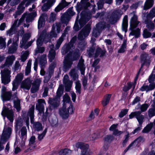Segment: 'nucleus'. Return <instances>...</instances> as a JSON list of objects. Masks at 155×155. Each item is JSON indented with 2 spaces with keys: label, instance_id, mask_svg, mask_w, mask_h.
<instances>
[{
  "label": "nucleus",
  "instance_id": "1",
  "mask_svg": "<svg viewBox=\"0 0 155 155\" xmlns=\"http://www.w3.org/2000/svg\"><path fill=\"white\" fill-rule=\"evenodd\" d=\"M130 15H133V16L131 18L130 21V29L131 30V32L130 35H134L136 38H137L140 34V29L139 28H137L135 30L134 29L137 26L139 22L137 20V17L135 15L134 12L131 13Z\"/></svg>",
  "mask_w": 155,
  "mask_h": 155
},
{
  "label": "nucleus",
  "instance_id": "2",
  "mask_svg": "<svg viewBox=\"0 0 155 155\" xmlns=\"http://www.w3.org/2000/svg\"><path fill=\"white\" fill-rule=\"evenodd\" d=\"M80 55L78 50L76 53H73L70 52L65 57L64 61V67L66 69L70 68L72 64V61L78 58Z\"/></svg>",
  "mask_w": 155,
  "mask_h": 155
},
{
  "label": "nucleus",
  "instance_id": "3",
  "mask_svg": "<svg viewBox=\"0 0 155 155\" xmlns=\"http://www.w3.org/2000/svg\"><path fill=\"white\" fill-rule=\"evenodd\" d=\"M73 112V106L70 104H64L62 107L59 110V114L60 116L63 119L67 118L69 114Z\"/></svg>",
  "mask_w": 155,
  "mask_h": 155
},
{
  "label": "nucleus",
  "instance_id": "4",
  "mask_svg": "<svg viewBox=\"0 0 155 155\" xmlns=\"http://www.w3.org/2000/svg\"><path fill=\"white\" fill-rule=\"evenodd\" d=\"M11 132L12 129L10 127L7 126H5L4 127L0 142V151L4 148L3 145L10 137Z\"/></svg>",
  "mask_w": 155,
  "mask_h": 155
},
{
  "label": "nucleus",
  "instance_id": "5",
  "mask_svg": "<svg viewBox=\"0 0 155 155\" xmlns=\"http://www.w3.org/2000/svg\"><path fill=\"white\" fill-rule=\"evenodd\" d=\"M36 15V12H33L31 13L26 12L24 13L21 18H22L23 22H24L25 20L26 23L24 22L23 23L24 27L28 28L29 26V23L32 22Z\"/></svg>",
  "mask_w": 155,
  "mask_h": 155
},
{
  "label": "nucleus",
  "instance_id": "6",
  "mask_svg": "<svg viewBox=\"0 0 155 155\" xmlns=\"http://www.w3.org/2000/svg\"><path fill=\"white\" fill-rule=\"evenodd\" d=\"M35 106H32L29 109L28 112V115L30 117L31 124L33 123V128L37 131H39L42 130L43 128L41 124L39 122L34 123V111Z\"/></svg>",
  "mask_w": 155,
  "mask_h": 155
},
{
  "label": "nucleus",
  "instance_id": "7",
  "mask_svg": "<svg viewBox=\"0 0 155 155\" xmlns=\"http://www.w3.org/2000/svg\"><path fill=\"white\" fill-rule=\"evenodd\" d=\"M46 57L47 56L46 54H43L38 56L37 58L35 59L34 64V68L35 70H37L38 62L41 68L45 66L47 63Z\"/></svg>",
  "mask_w": 155,
  "mask_h": 155
},
{
  "label": "nucleus",
  "instance_id": "8",
  "mask_svg": "<svg viewBox=\"0 0 155 155\" xmlns=\"http://www.w3.org/2000/svg\"><path fill=\"white\" fill-rule=\"evenodd\" d=\"M11 71L8 68H5L3 70L1 71L2 82L5 84H8L11 81Z\"/></svg>",
  "mask_w": 155,
  "mask_h": 155
},
{
  "label": "nucleus",
  "instance_id": "9",
  "mask_svg": "<svg viewBox=\"0 0 155 155\" xmlns=\"http://www.w3.org/2000/svg\"><path fill=\"white\" fill-rule=\"evenodd\" d=\"M6 87L4 86L2 87L1 97L3 101L9 100L12 96L11 91H7Z\"/></svg>",
  "mask_w": 155,
  "mask_h": 155
},
{
  "label": "nucleus",
  "instance_id": "10",
  "mask_svg": "<svg viewBox=\"0 0 155 155\" xmlns=\"http://www.w3.org/2000/svg\"><path fill=\"white\" fill-rule=\"evenodd\" d=\"M91 30L90 25L86 26L79 33L78 38L81 40L84 39L89 35Z\"/></svg>",
  "mask_w": 155,
  "mask_h": 155
},
{
  "label": "nucleus",
  "instance_id": "11",
  "mask_svg": "<svg viewBox=\"0 0 155 155\" xmlns=\"http://www.w3.org/2000/svg\"><path fill=\"white\" fill-rule=\"evenodd\" d=\"M135 117L138 120L140 124H141L143 121L144 117L141 114V113L140 111H135L132 112L129 115V118L132 119Z\"/></svg>",
  "mask_w": 155,
  "mask_h": 155
},
{
  "label": "nucleus",
  "instance_id": "12",
  "mask_svg": "<svg viewBox=\"0 0 155 155\" xmlns=\"http://www.w3.org/2000/svg\"><path fill=\"white\" fill-rule=\"evenodd\" d=\"M76 147L81 150V155H89V146L81 143H78L76 144Z\"/></svg>",
  "mask_w": 155,
  "mask_h": 155
},
{
  "label": "nucleus",
  "instance_id": "13",
  "mask_svg": "<svg viewBox=\"0 0 155 155\" xmlns=\"http://www.w3.org/2000/svg\"><path fill=\"white\" fill-rule=\"evenodd\" d=\"M140 59L142 64L139 71L138 73V74H139L141 69L144 64L148 65L149 63L150 57L148 54L146 53H143L140 55Z\"/></svg>",
  "mask_w": 155,
  "mask_h": 155
},
{
  "label": "nucleus",
  "instance_id": "14",
  "mask_svg": "<svg viewBox=\"0 0 155 155\" xmlns=\"http://www.w3.org/2000/svg\"><path fill=\"white\" fill-rule=\"evenodd\" d=\"M18 36L17 35L14 37L12 44L8 49V52L9 53H13L17 51L18 47L17 42L18 41Z\"/></svg>",
  "mask_w": 155,
  "mask_h": 155
},
{
  "label": "nucleus",
  "instance_id": "15",
  "mask_svg": "<svg viewBox=\"0 0 155 155\" xmlns=\"http://www.w3.org/2000/svg\"><path fill=\"white\" fill-rule=\"evenodd\" d=\"M105 28V25L104 22L98 23L96 26V28L93 31V35L95 37H97Z\"/></svg>",
  "mask_w": 155,
  "mask_h": 155
},
{
  "label": "nucleus",
  "instance_id": "16",
  "mask_svg": "<svg viewBox=\"0 0 155 155\" xmlns=\"http://www.w3.org/2000/svg\"><path fill=\"white\" fill-rule=\"evenodd\" d=\"M68 75H64L63 80V83L65 87V91L69 92L71 90L73 82L68 79Z\"/></svg>",
  "mask_w": 155,
  "mask_h": 155
},
{
  "label": "nucleus",
  "instance_id": "17",
  "mask_svg": "<svg viewBox=\"0 0 155 155\" xmlns=\"http://www.w3.org/2000/svg\"><path fill=\"white\" fill-rule=\"evenodd\" d=\"M42 45L41 40V36L39 37L37 40V48L35 50V55H36L38 53H42L45 51V48L44 47H40Z\"/></svg>",
  "mask_w": 155,
  "mask_h": 155
},
{
  "label": "nucleus",
  "instance_id": "18",
  "mask_svg": "<svg viewBox=\"0 0 155 155\" xmlns=\"http://www.w3.org/2000/svg\"><path fill=\"white\" fill-rule=\"evenodd\" d=\"M61 24L59 23H56L52 26V30L51 32V36L52 37H56L57 34L56 32L59 33L60 30Z\"/></svg>",
  "mask_w": 155,
  "mask_h": 155
},
{
  "label": "nucleus",
  "instance_id": "19",
  "mask_svg": "<svg viewBox=\"0 0 155 155\" xmlns=\"http://www.w3.org/2000/svg\"><path fill=\"white\" fill-rule=\"evenodd\" d=\"M2 114L3 116H6L11 122H13L14 114L12 110L5 108L2 110Z\"/></svg>",
  "mask_w": 155,
  "mask_h": 155
},
{
  "label": "nucleus",
  "instance_id": "20",
  "mask_svg": "<svg viewBox=\"0 0 155 155\" xmlns=\"http://www.w3.org/2000/svg\"><path fill=\"white\" fill-rule=\"evenodd\" d=\"M56 0H42V2L44 3L47 1L42 6L41 9L43 11H47L55 2Z\"/></svg>",
  "mask_w": 155,
  "mask_h": 155
},
{
  "label": "nucleus",
  "instance_id": "21",
  "mask_svg": "<svg viewBox=\"0 0 155 155\" xmlns=\"http://www.w3.org/2000/svg\"><path fill=\"white\" fill-rule=\"evenodd\" d=\"M41 82V79L38 78L36 79L34 82L32 83V86L31 90L32 93H35L39 90L40 85Z\"/></svg>",
  "mask_w": 155,
  "mask_h": 155
},
{
  "label": "nucleus",
  "instance_id": "22",
  "mask_svg": "<svg viewBox=\"0 0 155 155\" xmlns=\"http://www.w3.org/2000/svg\"><path fill=\"white\" fill-rule=\"evenodd\" d=\"M15 60V57L14 55H12L8 56L6 58L5 62L2 66V67L4 68L5 66L8 67L11 66Z\"/></svg>",
  "mask_w": 155,
  "mask_h": 155
},
{
  "label": "nucleus",
  "instance_id": "23",
  "mask_svg": "<svg viewBox=\"0 0 155 155\" xmlns=\"http://www.w3.org/2000/svg\"><path fill=\"white\" fill-rule=\"evenodd\" d=\"M32 81L29 78H27L22 81L21 85V87L25 90H29L31 85Z\"/></svg>",
  "mask_w": 155,
  "mask_h": 155
},
{
  "label": "nucleus",
  "instance_id": "24",
  "mask_svg": "<svg viewBox=\"0 0 155 155\" xmlns=\"http://www.w3.org/2000/svg\"><path fill=\"white\" fill-rule=\"evenodd\" d=\"M60 98H58L55 97L54 98H49L48 103L51 105L52 107L53 108H55L59 106L60 104Z\"/></svg>",
  "mask_w": 155,
  "mask_h": 155
},
{
  "label": "nucleus",
  "instance_id": "25",
  "mask_svg": "<svg viewBox=\"0 0 155 155\" xmlns=\"http://www.w3.org/2000/svg\"><path fill=\"white\" fill-rule=\"evenodd\" d=\"M70 3L67 2L65 0H62L55 8L54 11L57 12L68 5Z\"/></svg>",
  "mask_w": 155,
  "mask_h": 155
},
{
  "label": "nucleus",
  "instance_id": "26",
  "mask_svg": "<svg viewBox=\"0 0 155 155\" xmlns=\"http://www.w3.org/2000/svg\"><path fill=\"white\" fill-rule=\"evenodd\" d=\"M49 47L50 49L49 51L48 57L49 61L51 62L55 58L56 53L54 49V45H50Z\"/></svg>",
  "mask_w": 155,
  "mask_h": 155
},
{
  "label": "nucleus",
  "instance_id": "27",
  "mask_svg": "<svg viewBox=\"0 0 155 155\" xmlns=\"http://www.w3.org/2000/svg\"><path fill=\"white\" fill-rule=\"evenodd\" d=\"M41 36L42 44L43 42L46 43L48 42L49 41L51 40V38L52 37L51 36V34L49 35V34H46L45 30H44L42 32L39 37Z\"/></svg>",
  "mask_w": 155,
  "mask_h": 155
},
{
  "label": "nucleus",
  "instance_id": "28",
  "mask_svg": "<svg viewBox=\"0 0 155 155\" xmlns=\"http://www.w3.org/2000/svg\"><path fill=\"white\" fill-rule=\"evenodd\" d=\"M45 105V101L42 99H39L36 104V108L40 112L44 110Z\"/></svg>",
  "mask_w": 155,
  "mask_h": 155
},
{
  "label": "nucleus",
  "instance_id": "29",
  "mask_svg": "<svg viewBox=\"0 0 155 155\" xmlns=\"http://www.w3.org/2000/svg\"><path fill=\"white\" fill-rule=\"evenodd\" d=\"M70 27H67L64 31V33L62 34L61 37L58 40L55 46V49H58L59 48L61 44L64 40V38L65 37V35L68 31L69 30Z\"/></svg>",
  "mask_w": 155,
  "mask_h": 155
},
{
  "label": "nucleus",
  "instance_id": "30",
  "mask_svg": "<svg viewBox=\"0 0 155 155\" xmlns=\"http://www.w3.org/2000/svg\"><path fill=\"white\" fill-rule=\"evenodd\" d=\"M121 12L120 10L114 11L112 14L110 18L109 21L110 22L113 23L114 21L116 20L117 18L121 15Z\"/></svg>",
  "mask_w": 155,
  "mask_h": 155
},
{
  "label": "nucleus",
  "instance_id": "31",
  "mask_svg": "<svg viewBox=\"0 0 155 155\" xmlns=\"http://www.w3.org/2000/svg\"><path fill=\"white\" fill-rule=\"evenodd\" d=\"M101 137L100 133L99 132H91L88 136V139L91 141H94Z\"/></svg>",
  "mask_w": 155,
  "mask_h": 155
},
{
  "label": "nucleus",
  "instance_id": "32",
  "mask_svg": "<svg viewBox=\"0 0 155 155\" xmlns=\"http://www.w3.org/2000/svg\"><path fill=\"white\" fill-rule=\"evenodd\" d=\"M88 0H82L79 5H78V8L80 9H86L89 6L90 4L89 2H87Z\"/></svg>",
  "mask_w": 155,
  "mask_h": 155
},
{
  "label": "nucleus",
  "instance_id": "33",
  "mask_svg": "<svg viewBox=\"0 0 155 155\" xmlns=\"http://www.w3.org/2000/svg\"><path fill=\"white\" fill-rule=\"evenodd\" d=\"M155 87V83H153L150 84L149 86L148 85H143L140 88V90L142 91H146L147 92L152 90Z\"/></svg>",
  "mask_w": 155,
  "mask_h": 155
},
{
  "label": "nucleus",
  "instance_id": "34",
  "mask_svg": "<svg viewBox=\"0 0 155 155\" xmlns=\"http://www.w3.org/2000/svg\"><path fill=\"white\" fill-rule=\"evenodd\" d=\"M144 140L143 137H139L136 139L134 142H132L124 150L125 152H126L134 144H136L140 142H143L144 141Z\"/></svg>",
  "mask_w": 155,
  "mask_h": 155
},
{
  "label": "nucleus",
  "instance_id": "35",
  "mask_svg": "<svg viewBox=\"0 0 155 155\" xmlns=\"http://www.w3.org/2000/svg\"><path fill=\"white\" fill-rule=\"evenodd\" d=\"M30 37V35L29 34H26L23 35L22 39L20 41L19 46L20 48L23 47V46L25 45L27 41Z\"/></svg>",
  "mask_w": 155,
  "mask_h": 155
},
{
  "label": "nucleus",
  "instance_id": "36",
  "mask_svg": "<svg viewBox=\"0 0 155 155\" xmlns=\"http://www.w3.org/2000/svg\"><path fill=\"white\" fill-rule=\"evenodd\" d=\"M22 18H20L18 20L16 19L13 22L11 27L17 30V28L23 22Z\"/></svg>",
  "mask_w": 155,
  "mask_h": 155
},
{
  "label": "nucleus",
  "instance_id": "37",
  "mask_svg": "<svg viewBox=\"0 0 155 155\" xmlns=\"http://www.w3.org/2000/svg\"><path fill=\"white\" fill-rule=\"evenodd\" d=\"M26 1H27V2L26 3L25 6H28L30 3V1H28V0H24L18 6V10L23 12H24L25 8V7L24 6V5Z\"/></svg>",
  "mask_w": 155,
  "mask_h": 155
},
{
  "label": "nucleus",
  "instance_id": "38",
  "mask_svg": "<svg viewBox=\"0 0 155 155\" xmlns=\"http://www.w3.org/2000/svg\"><path fill=\"white\" fill-rule=\"evenodd\" d=\"M153 0H147L143 7L144 10H147L151 8L153 5Z\"/></svg>",
  "mask_w": 155,
  "mask_h": 155
},
{
  "label": "nucleus",
  "instance_id": "39",
  "mask_svg": "<svg viewBox=\"0 0 155 155\" xmlns=\"http://www.w3.org/2000/svg\"><path fill=\"white\" fill-rule=\"evenodd\" d=\"M17 93L15 92V93L14 98L16 99H14V106L15 108H16L18 111L20 110V101L16 97Z\"/></svg>",
  "mask_w": 155,
  "mask_h": 155
},
{
  "label": "nucleus",
  "instance_id": "40",
  "mask_svg": "<svg viewBox=\"0 0 155 155\" xmlns=\"http://www.w3.org/2000/svg\"><path fill=\"white\" fill-rule=\"evenodd\" d=\"M128 25V17L127 15H125L123 20L122 24V28L123 31L126 32L127 31Z\"/></svg>",
  "mask_w": 155,
  "mask_h": 155
},
{
  "label": "nucleus",
  "instance_id": "41",
  "mask_svg": "<svg viewBox=\"0 0 155 155\" xmlns=\"http://www.w3.org/2000/svg\"><path fill=\"white\" fill-rule=\"evenodd\" d=\"M63 91L64 87L63 85H60L56 92V97L58 98H60L63 94Z\"/></svg>",
  "mask_w": 155,
  "mask_h": 155
},
{
  "label": "nucleus",
  "instance_id": "42",
  "mask_svg": "<svg viewBox=\"0 0 155 155\" xmlns=\"http://www.w3.org/2000/svg\"><path fill=\"white\" fill-rule=\"evenodd\" d=\"M84 60L81 59L79 60L78 64V66L80 70L81 74L83 75L84 74V71L85 70V68L84 64Z\"/></svg>",
  "mask_w": 155,
  "mask_h": 155
},
{
  "label": "nucleus",
  "instance_id": "43",
  "mask_svg": "<svg viewBox=\"0 0 155 155\" xmlns=\"http://www.w3.org/2000/svg\"><path fill=\"white\" fill-rule=\"evenodd\" d=\"M21 136L24 142L26 140L27 136V130L25 127H23L21 130Z\"/></svg>",
  "mask_w": 155,
  "mask_h": 155
},
{
  "label": "nucleus",
  "instance_id": "44",
  "mask_svg": "<svg viewBox=\"0 0 155 155\" xmlns=\"http://www.w3.org/2000/svg\"><path fill=\"white\" fill-rule=\"evenodd\" d=\"M69 74L71 78L74 80H76L78 78V75L74 69H73L71 70L69 73Z\"/></svg>",
  "mask_w": 155,
  "mask_h": 155
},
{
  "label": "nucleus",
  "instance_id": "45",
  "mask_svg": "<svg viewBox=\"0 0 155 155\" xmlns=\"http://www.w3.org/2000/svg\"><path fill=\"white\" fill-rule=\"evenodd\" d=\"M126 44L127 41L124 40L120 48L118 50L117 52L118 53H123L125 51L126 48Z\"/></svg>",
  "mask_w": 155,
  "mask_h": 155
},
{
  "label": "nucleus",
  "instance_id": "46",
  "mask_svg": "<svg viewBox=\"0 0 155 155\" xmlns=\"http://www.w3.org/2000/svg\"><path fill=\"white\" fill-rule=\"evenodd\" d=\"M111 95L107 94L104 98L102 101V104L103 106H105L108 104L109 102Z\"/></svg>",
  "mask_w": 155,
  "mask_h": 155
},
{
  "label": "nucleus",
  "instance_id": "47",
  "mask_svg": "<svg viewBox=\"0 0 155 155\" xmlns=\"http://www.w3.org/2000/svg\"><path fill=\"white\" fill-rule=\"evenodd\" d=\"M72 153V151L68 149H65L61 150L59 152L60 155H70Z\"/></svg>",
  "mask_w": 155,
  "mask_h": 155
},
{
  "label": "nucleus",
  "instance_id": "48",
  "mask_svg": "<svg viewBox=\"0 0 155 155\" xmlns=\"http://www.w3.org/2000/svg\"><path fill=\"white\" fill-rule=\"evenodd\" d=\"M70 18L68 15V14L65 13L61 16V20L62 23L67 24Z\"/></svg>",
  "mask_w": 155,
  "mask_h": 155
},
{
  "label": "nucleus",
  "instance_id": "49",
  "mask_svg": "<svg viewBox=\"0 0 155 155\" xmlns=\"http://www.w3.org/2000/svg\"><path fill=\"white\" fill-rule=\"evenodd\" d=\"M99 112V110L97 109H95L94 110V111H92L91 112L89 116V119L91 120L94 119L95 116H97Z\"/></svg>",
  "mask_w": 155,
  "mask_h": 155
},
{
  "label": "nucleus",
  "instance_id": "50",
  "mask_svg": "<svg viewBox=\"0 0 155 155\" xmlns=\"http://www.w3.org/2000/svg\"><path fill=\"white\" fill-rule=\"evenodd\" d=\"M145 23L147 25V27L150 30L154 28V24L151 20L147 19L145 21Z\"/></svg>",
  "mask_w": 155,
  "mask_h": 155
},
{
  "label": "nucleus",
  "instance_id": "51",
  "mask_svg": "<svg viewBox=\"0 0 155 155\" xmlns=\"http://www.w3.org/2000/svg\"><path fill=\"white\" fill-rule=\"evenodd\" d=\"M31 60H29L27 64L25 69V75H27L31 72Z\"/></svg>",
  "mask_w": 155,
  "mask_h": 155
},
{
  "label": "nucleus",
  "instance_id": "52",
  "mask_svg": "<svg viewBox=\"0 0 155 155\" xmlns=\"http://www.w3.org/2000/svg\"><path fill=\"white\" fill-rule=\"evenodd\" d=\"M104 53L105 52L104 51L102 50V49L99 48H97L96 51L95 56L96 57L98 56L101 57L104 55Z\"/></svg>",
  "mask_w": 155,
  "mask_h": 155
},
{
  "label": "nucleus",
  "instance_id": "53",
  "mask_svg": "<svg viewBox=\"0 0 155 155\" xmlns=\"http://www.w3.org/2000/svg\"><path fill=\"white\" fill-rule=\"evenodd\" d=\"M5 38L0 36V49H2L6 46Z\"/></svg>",
  "mask_w": 155,
  "mask_h": 155
},
{
  "label": "nucleus",
  "instance_id": "54",
  "mask_svg": "<svg viewBox=\"0 0 155 155\" xmlns=\"http://www.w3.org/2000/svg\"><path fill=\"white\" fill-rule=\"evenodd\" d=\"M16 30L12 27L11 28L6 31V35L9 36L11 37L13 34H15Z\"/></svg>",
  "mask_w": 155,
  "mask_h": 155
},
{
  "label": "nucleus",
  "instance_id": "55",
  "mask_svg": "<svg viewBox=\"0 0 155 155\" xmlns=\"http://www.w3.org/2000/svg\"><path fill=\"white\" fill-rule=\"evenodd\" d=\"M75 88L77 92L80 94L81 93V85L79 81H77L75 82Z\"/></svg>",
  "mask_w": 155,
  "mask_h": 155
},
{
  "label": "nucleus",
  "instance_id": "56",
  "mask_svg": "<svg viewBox=\"0 0 155 155\" xmlns=\"http://www.w3.org/2000/svg\"><path fill=\"white\" fill-rule=\"evenodd\" d=\"M155 16V8H153L150 11L147 16V19H152Z\"/></svg>",
  "mask_w": 155,
  "mask_h": 155
},
{
  "label": "nucleus",
  "instance_id": "57",
  "mask_svg": "<svg viewBox=\"0 0 155 155\" xmlns=\"http://www.w3.org/2000/svg\"><path fill=\"white\" fill-rule=\"evenodd\" d=\"M63 101H64V104H71V103L70 102V98L67 94H66L63 96Z\"/></svg>",
  "mask_w": 155,
  "mask_h": 155
},
{
  "label": "nucleus",
  "instance_id": "58",
  "mask_svg": "<svg viewBox=\"0 0 155 155\" xmlns=\"http://www.w3.org/2000/svg\"><path fill=\"white\" fill-rule=\"evenodd\" d=\"M23 74L22 73H19L17 75L14 81L20 83L23 79Z\"/></svg>",
  "mask_w": 155,
  "mask_h": 155
},
{
  "label": "nucleus",
  "instance_id": "59",
  "mask_svg": "<svg viewBox=\"0 0 155 155\" xmlns=\"http://www.w3.org/2000/svg\"><path fill=\"white\" fill-rule=\"evenodd\" d=\"M153 125L152 123H151L150 124H148L142 130L143 133H147L152 128Z\"/></svg>",
  "mask_w": 155,
  "mask_h": 155
},
{
  "label": "nucleus",
  "instance_id": "60",
  "mask_svg": "<svg viewBox=\"0 0 155 155\" xmlns=\"http://www.w3.org/2000/svg\"><path fill=\"white\" fill-rule=\"evenodd\" d=\"M149 105L147 104H142L140 107L141 113L146 111L149 107Z\"/></svg>",
  "mask_w": 155,
  "mask_h": 155
},
{
  "label": "nucleus",
  "instance_id": "61",
  "mask_svg": "<svg viewBox=\"0 0 155 155\" xmlns=\"http://www.w3.org/2000/svg\"><path fill=\"white\" fill-rule=\"evenodd\" d=\"M155 79V66L154 69L152 74L150 76L148 80L149 82L150 83L153 81Z\"/></svg>",
  "mask_w": 155,
  "mask_h": 155
},
{
  "label": "nucleus",
  "instance_id": "62",
  "mask_svg": "<svg viewBox=\"0 0 155 155\" xmlns=\"http://www.w3.org/2000/svg\"><path fill=\"white\" fill-rule=\"evenodd\" d=\"M148 115L149 117H152L155 115V108H151L148 110Z\"/></svg>",
  "mask_w": 155,
  "mask_h": 155
},
{
  "label": "nucleus",
  "instance_id": "63",
  "mask_svg": "<svg viewBox=\"0 0 155 155\" xmlns=\"http://www.w3.org/2000/svg\"><path fill=\"white\" fill-rule=\"evenodd\" d=\"M47 132V129L46 128L42 133L38 134V139L39 141L41 140L44 138Z\"/></svg>",
  "mask_w": 155,
  "mask_h": 155
},
{
  "label": "nucleus",
  "instance_id": "64",
  "mask_svg": "<svg viewBox=\"0 0 155 155\" xmlns=\"http://www.w3.org/2000/svg\"><path fill=\"white\" fill-rule=\"evenodd\" d=\"M113 136L111 135H108L106 136L104 138V141L106 142L110 143L113 140Z\"/></svg>",
  "mask_w": 155,
  "mask_h": 155
}]
</instances>
